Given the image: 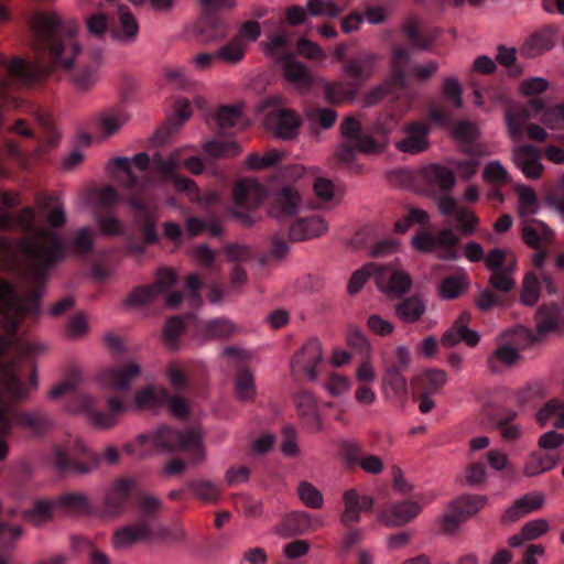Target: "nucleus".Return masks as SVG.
<instances>
[{
  "instance_id": "obj_5",
  "label": "nucleus",
  "mask_w": 564,
  "mask_h": 564,
  "mask_svg": "<svg viewBox=\"0 0 564 564\" xmlns=\"http://www.w3.org/2000/svg\"><path fill=\"white\" fill-rule=\"evenodd\" d=\"M150 446L169 452L183 451L191 455L195 464L204 459L202 435L196 429L181 431L163 425L152 434H140L134 443L126 444L123 451L129 455L142 457L149 453Z\"/></svg>"
},
{
  "instance_id": "obj_11",
  "label": "nucleus",
  "mask_w": 564,
  "mask_h": 564,
  "mask_svg": "<svg viewBox=\"0 0 564 564\" xmlns=\"http://www.w3.org/2000/svg\"><path fill=\"white\" fill-rule=\"evenodd\" d=\"M341 143L336 151L337 160L343 164H351L358 152L378 153L382 144L362 130L361 123L354 117H346L340 123Z\"/></svg>"
},
{
  "instance_id": "obj_32",
  "label": "nucleus",
  "mask_w": 564,
  "mask_h": 564,
  "mask_svg": "<svg viewBox=\"0 0 564 564\" xmlns=\"http://www.w3.org/2000/svg\"><path fill=\"white\" fill-rule=\"evenodd\" d=\"M204 7V15L202 23L205 26L204 31H212L215 33L226 34L231 32V28L225 22L215 11L218 8H231L234 0H200Z\"/></svg>"
},
{
  "instance_id": "obj_29",
  "label": "nucleus",
  "mask_w": 564,
  "mask_h": 564,
  "mask_svg": "<svg viewBox=\"0 0 564 564\" xmlns=\"http://www.w3.org/2000/svg\"><path fill=\"white\" fill-rule=\"evenodd\" d=\"M422 507L412 500L392 503L379 513V520L389 527H399L414 519Z\"/></svg>"
},
{
  "instance_id": "obj_27",
  "label": "nucleus",
  "mask_w": 564,
  "mask_h": 564,
  "mask_svg": "<svg viewBox=\"0 0 564 564\" xmlns=\"http://www.w3.org/2000/svg\"><path fill=\"white\" fill-rule=\"evenodd\" d=\"M431 126L424 122H410L404 128L405 137L397 142V148L401 152L417 154L429 148L427 137Z\"/></svg>"
},
{
  "instance_id": "obj_4",
  "label": "nucleus",
  "mask_w": 564,
  "mask_h": 564,
  "mask_svg": "<svg viewBox=\"0 0 564 564\" xmlns=\"http://www.w3.org/2000/svg\"><path fill=\"white\" fill-rule=\"evenodd\" d=\"M166 398L167 390L165 388L149 386L138 391L133 399L120 400L118 397H110L107 401L108 412L97 410L96 401L90 395H78L76 398L77 405L74 409L87 412L88 420L94 426L108 429L116 424L120 413L130 409H156L163 406V400Z\"/></svg>"
},
{
  "instance_id": "obj_10",
  "label": "nucleus",
  "mask_w": 564,
  "mask_h": 564,
  "mask_svg": "<svg viewBox=\"0 0 564 564\" xmlns=\"http://www.w3.org/2000/svg\"><path fill=\"white\" fill-rule=\"evenodd\" d=\"M292 37H269L264 43L267 55L275 58L281 64L284 78L301 91H307L314 84L311 70L295 58Z\"/></svg>"
},
{
  "instance_id": "obj_54",
  "label": "nucleus",
  "mask_w": 564,
  "mask_h": 564,
  "mask_svg": "<svg viewBox=\"0 0 564 564\" xmlns=\"http://www.w3.org/2000/svg\"><path fill=\"white\" fill-rule=\"evenodd\" d=\"M78 382H79V373L77 371H75V372L72 373V376L66 381H64V382H62L59 384L54 386L50 390L48 397L51 399H58V398H61L62 395H64L66 393L74 392L72 401L69 402V404L67 406L68 411L74 412V413H85L88 416L87 412L78 411V410L74 409L77 405L76 398L78 395H84L83 393L76 392Z\"/></svg>"
},
{
  "instance_id": "obj_41",
  "label": "nucleus",
  "mask_w": 564,
  "mask_h": 564,
  "mask_svg": "<svg viewBox=\"0 0 564 564\" xmlns=\"http://www.w3.org/2000/svg\"><path fill=\"white\" fill-rule=\"evenodd\" d=\"M312 528V520L305 511H294L289 513L282 520L279 532L286 536L299 535L307 532Z\"/></svg>"
},
{
  "instance_id": "obj_31",
  "label": "nucleus",
  "mask_w": 564,
  "mask_h": 564,
  "mask_svg": "<svg viewBox=\"0 0 564 564\" xmlns=\"http://www.w3.org/2000/svg\"><path fill=\"white\" fill-rule=\"evenodd\" d=\"M327 230V224L319 216H310L294 221L289 230L291 241H303L319 237Z\"/></svg>"
},
{
  "instance_id": "obj_57",
  "label": "nucleus",
  "mask_w": 564,
  "mask_h": 564,
  "mask_svg": "<svg viewBox=\"0 0 564 564\" xmlns=\"http://www.w3.org/2000/svg\"><path fill=\"white\" fill-rule=\"evenodd\" d=\"M557 414L554 422L556 429H564V403L558 399L549 400L536 413V421L544 426L547 421Z\"/></svg>"
},
{
  "instance_id": "obj_48",
  "label": "nucleus",
  "mask_w": 564,
  "mask_h": 564,
  "mask_svg": "<svg viewBox=\"0 0 564 564\" xmlns=\"http://www.w3.org/2000/svg\"><path fill=\"white\" fill-rule=\"evenodd\" d=\"M518 413L513 410L502 409L496 414V426L505 441H516L521 436V427L514 424Z\"/></svg>"
},
{
  "instance_id": "obj_25",
  "label": "nucleus",
  "mask_w": 564,
  "mask_h": 564,
  "mask_svg": "<svg viewBox=\"0 0 564 564\" xmlns=\"http://www.w3.org/2000/svg\"><path fill=\"white\" fill-rule=\"evenodd\" d=\"M541 288L549 294L556 293V285L550 273L540 272L539 275L534 272L527 273L522 282L521 303L533 306L539 300Z\"/></svg>"
},
{
  "instance_id": "obj_18",
  "label": "nucleus",
  "mask_w": 564,
  "mask_h": 564,
  "mask_svg": "<svg viewBox=\"0 0 564 564\" xmlns=\"http://www.w3.org/2000/svg\"><path fill=\"white\" fill-rule=\"evenodd\" d=\"M177 281L176 274L170 269H159L153 284L135 288L127 297V305H144L153 301L159 294L165 293Z\"/></svg>"
},
{
  "instance_id": "obj_3",
  "label": "nucleus",
  "mask_w": 564,
  "mask_h": 564,
  "mask_svg": "<svg viewBox=\"0 0 564 564\" xmlns=\"http://www.w3.org/2000/svg\"><path fill=\"white\" fill-rule=\"evenodd\" d=\"M156 154L160 153H154L150 159L148 153L141 152L133 156L132 162L128 158L121 156L115 158L111 162L119 172L116 175L117 181L131 192L127 203L132 210L133 228L140 234L141 239H137L132 234L127 235V247L130 251L139 254L143 253L148 245L158 241V232L155 229V208L141 193L147 185V181L133 173L132 163L141 172L147 171L151 165L161 175L162 181L169 184L162 173L154 166L153 160Z\"/></svg>"
},
{
  "instance_id": "obj_61",
  "label": "nucleus",
  "mask_w": 564,
  "mask_h": 564,
  "mask_svg": "<svg viewBox=\"0 0 564 564\" xmlns=\"http://www.w3.org/2000/svg\"><path fill=\"white\" fill-rule=\"evenodd\" d=\"M529 120V112L527 110L521 111H508L506 115L507 128L509 134L513 141H520L523 138V130L527 121Z\"/></svg>"
},
{
  "instance_id": "obj_35",
  "label": "nucleus",
  "mask_w": 564,
  "mask_h": 564,
  "mask_svg": "<svg viewBox=\"0 0 564 564\" xmlns=\"http://www.w3.org/2000/svg\"><path fill=\"white\" fill-rule=\"evenodd\" d=\"M545 502V496L542 492H530L517 499L511 507L503 513L505 522H514L521 517L539 510Z\"/></svg>"
},
{
  "instance_id": "obj_20",
  "label": "nucleus",
  "mask_w": 564,
  "mask_h": 564,
  "mask_svg": "<svg viewBox=\"0 0 564 564\" xmlns=\"http://www.w3.org/2000/svg\"><path fill=\"white\" fill-rule=\"evenodd\" d=\"M380 56L370 52H361L345 61L344 73L359 89L375 74Z\"/></svg>"
},
{
  "instance_id": "obj_49",
  "label": "nucleus",
  "mask_w": 564,
  "mask_h": 564,
  "mask_svg": "<svg viewBox=\"0 0 564 564\" xmlns=\"http://www.w3.org/2000/svg\"><path fill=\"white\" fill-rule=\"evenodd\" d=\"M245 39L246 37H231V41L217 50L216 57L229 64L239 63L243 58L247 50ZM248 39L256 41L258 37Z\"/></svg>"
},
{
  "instance_id": "obj_2",
  "label": "nucleus",
  "mask_w": 564,
  "mask_h": 564,
  "mask_svg": "<svg viewBox=\"0 0 564 564\" xmlns=\"http://www.w3.org/2000/svg\"><path fill=\"white\" fill-rule=\"evenodd\" d=\"M97 39L83 47L77 37H29L34 62L19 56L7 61L2 55V110L24 104L8 93L11 86L30 87L54 70L65 72L78 91L93 89L99 80L105 53L102 37Z\"/></svg>"
},
{
  "instance_id": "obj_52",
  "label": "nucleus",
  "mask_w": 564,
  "mask_h": 564,
  "mask_svg": "<svg viewBox=\"0 0 564 564\" xmlns=\"http://www.w3.org/2000/svg\"><path fill=\"white\" fill-rule=\"evenodd\" d=\"M397 315L405 323H414L419 321L425 312L424 302L416 295L401 301L397 305Z\"/></svg>"
},
{
  "instance_id": "obj_8",
  "label": "nucleus",
  "mask_w": 564,
  "mask_h": 564,
  "mask_svg": "<svg viewBox=\"0 0 564 564\" xmlns=\"http://www.w3.org/2000/svg\"><path fill=\"white\" fill-rule=\"evenodd\" d=\"M369 278L373 279L380 291L388 294L402 295L412 285L411 276L403 270L389 264L369 262L351 275L348 282V292L350 294L358 293Z\"/></svg>"
},
{
  "instance_id": "obj_63",
  "label": "nucleus",
  "mask_w": 564,
  "mask_h": 564,
  "mask_svg": "<svg viewBox=\"0 0 564 564\" xmlns=\"http://www.w3.org/2000/svg\"><path fill=\"white\" fill-rule=\"evenodd\" d=\"M511 256H514L512 251L495 248L485 256L484 262L490 272L502 271L510 263Z\"/></svg>"
},
{
  "instance_id": "obj_42",
  "label": "nucleus",
  "mask_w": 564,
  "mask_h": 564,
  "mask_svg": "<svg viewBox=\"0 0 564 564\" xmlns=\"http://www.w3.org/2000/svg\"><path fill=\"white\" fill-rule=\"evenodd\" d=\"M447 382V375L441 369H427L415 380V387L419 392L435 394Z\"/></svg>"
},
{
  "instance_id": "obj_13",
  "label": "nucleus",
  "mask_w": 564,
  "mask_h": 564,
  "mask_svg": "<svg viewBox=\"0 0 564 564\" xmlns=\"http://www.w3.org/2000/svg\"><path fill=\"white\" fill-rule=\"evenodd\" d=\"M412 246L424 253L436 252L437 258L444 261H456L460 257V238L451 228H443L436 234L420 230L412 238Z\"/></svg>"
},
{
  "instance_id": "obj_14",
  "label": "nucleus",
  "mask_w": 564,
  "mask_h": 564,
  "mask_svg": "<svg viewBox=\"0 0 564 564\" xmlns=\"http://www.w3.org/2000/svg\"><path fill=\"white\" fill-rule=\"evenodd\" d=\"M138 482L131 477L113 479L105 489L99 516L117 519L123 516L131 503Z\"/></svg>"
},
{
  "instance_id": "obj_43",
  "label": "nucleus",
  "mask_w": 564,
  "mask_h": 564,
  "mask_svg": "<svg viewBox=\"0 0 564 564\" xmlns=\"http://www.w3.org/2000/svg\"><path fill=\"white\" fill-rule=\"evenodd\" d=\"M337 118V111L332 108L313 107L306 111V119L312 133H318L319 129H330L336 123Z\"/></svg>"
},
{
  "instance_id": "obj_19",
  "label": "nucleus",
  "mask_w": 564,
  "mask_h": 564,
  "mask_svg": "<svg viewBox=\"0 0 564 564\" xmlns=\"http://www.w3.org/2000/svg\"><path fill=\"white\" fill-rule=\"evenodd\" d=\"M487 498L480 495H464L454 501L451 511L443 518V527L447 532L454 531L463 521L476 514L486 505Z\"/></svg>"
},
{
  "instance_id": "obj_30",
  "label": "nucleus",
  "mask_w": 564,
  "mask_h": 564,
  "mask_svg": "<svg viewBox=\"0 0 564 564\" xmlns=\"http://www.w3.org/2000/svg\"><path fill=\"white\" fill-rule=\"evenodd\" d=\"M539 335L557 332L564 328V310L558 304H543L535 314Z\"/></svg>"
},
{
  "instance_id": "obj_55",
  "label": "nucleus",
  "mask_w": 564,
  "mask_h": 564,
  "mask_svg": "<svg viewBox=\"0 0 564 564\" xmlns=\"http://www.w3.org/2000/svg\"><path fill=\"white\" fill-rule=\"evenodd\" d=\"M347 454L351 462L357 463L365 471L377 475L382 471V460L376 455H362L359 447L355 444H348Z\"/></svg>"
},
{
  "instance_id": "obj_40",
  "label": "nucleus",
  "mask_w": 564,
  "mask_h": 564,
  "mask_svg": "<svg viewBox=\"0 0 564 564\" xmlns=\"http://www.w3.org/2000/svg\"><path fill=\"white\" fill-rule=\"evenodd\" d=\"M517 270V258L511 256V261L506 270L491 272L488 284L497 293H509L516 288L514 273Z\"/></svg>"
},
{
  "instance_id": "obj_47",
  "label": "nucleus",
  "mask_w": 564,
  "mask_h": 564,
  "mask_svg": "<svg viewBox=\"0 0 564 564\" xmlns=\"http://www.w3.org/2000/svg\"><path fill=\"white\" fill-rule=\"evenodd\" d=\"M192 495L207 503H216L220 499L221 489L215 482L207 479H194L186 484Z\"/></svg>"
},
{
  "instance_id": "obj_44",
  "label": "nucleus",
  "mask_w": 564,
  "mask_h": 564,
  "mask_svg": "<svg viewBox=\"0 0 564 564\" xmlns=\"http://www.w3.org/2000/svg\"><path fill=\"white\" fill-rule=\"evenodd\" d=\"M558 455L553 453L534 452L532 453L524 465V475L532 477L551 470L556 466Z\"/></svg>"
},
{
  "instance_id": "obj_24",
  "label": "nucleus",
  "mask_w": 564,
  "mask_h": 564,
  "mask_svg": "<svg viewBox=\"0 0 564 564\" xmlns=\"http://www.w3.org/2000/svg\"><path fill=\"white\" fill-rule=\"evenodd\" d=\"M140 366L135 362L115 366L100 375V382L105 388L113 391H128L131 381L140 375Z\"/></svg>"
},
{
  "instance_id": "obj_28",
  "label": "nucleus",
  "mask_w": 564,
  "mask_h": 564,
  "mask_svg": "<svg viewBox=\"0 0 564 564\" xmlns=\"http://www.w3.org/2000/svg\"><path fill=\"white\" fill-rule=\"evenodd\" d=\"M343 501L345 509L340 516L341 523L349 528L352 523L360 521L362 511L369 512L373 507V499L370 496H360L356 489L344 492Z\"/></svg>"
},
{
  "instance_id": "obj_38",
  "label": "nucleus",
  "mask_w": 564,
  "mask_h": 564,
  "mask_svg": "<svg viewBox=\"0 0 564 564\" xmlns=\"http://www.w3.org/2000/svg\"><path fill=\"white\" fill-rule=\"evenodd\" d=\"M498 337L519 354L539 340L530 328L521 325L502 332Z\"/></svg>"
},
{
  "instance_id": "obj_46",
  "label": "nucleus",
  "mask_w": 564,
  "mask_h": 564,
  "mask_svg": "<svg viewBox=\"0 0 564 564\" xmlns=\"http://www.w3.org/2000/svg\"><path fill=\"white\" fill-rule=\"evenodd\" d=\"M359 89L349 80L347 84L341 82L327 83L324 87L325 98L330 104H343L354 100Z\"/></svg>"
},
{
  "instance_id": "obj_36",
  "label": "nucleus",
  "mask_w": 564,
  "mask_h": 564,
  "mask_svg": "<svg viewBox=\"0 0 564 564\" xmlns=\"http://www.w3.org/2000/svg\"><path fill=\"white\" fill-rule=\"evenodd\" d=\"M371 24H381L387 19V11L383 7L379 6H368L365 11V15L355 11L344 18L340 22L341 31L344 33H350L359 30V25L364 22V20Z\"/></svg>"
},
{
  "instance_id": "obj_16",
  "label": "nucleus",
  "mask_w": 564,
  "mask_h": 564,
  "mask_svg": "<svg viewBox=\"0 0 564 564\" xmlns=\"http://www.w3.org/2000/svg\"><path fill=\"white\" fill-rule=\"evenodd\" d=\"M323 360L321 343L316 338L308 339L291 361V371L294 377L315 381L318 377L317 367Z\"/></svg>"
},
{
  "instance_id": "obj_17",
  "label": "nucleus",
  "mask_w": 564,
  "mask_h": 564,
  "mask_svg": "<svg viewBox=\"0 0 564 564\" xmlns=\"http://www.w3.org/2000/svg\"><path fill=\"white\" fill-rule=\"evenodd\" d=\"M34 35H77L79 24L74 19H65L56 11H39L32 17Z\"/></svg>"
},
{
  "instance_id": "obj_37",
  "label": "nucleus",
  "mask_w": 564,
  "mask_h": 564,
  "mask_svg": "<svg viewBox=\"0 0 564 564\" xmlns=\"http://www.w3.org/2000/svg\"><path fill=\"white\" fill-rule=\"evenodd\" d=\"M41 212L47 213V223L51 227L61 228L66 223L64 205L56 194H40L36 198Z\"/></svg>"
},
{
  "instance_id": "obj_51",
  "label": "nucleus",
  "mask_w": 564,
  "mask_h": 564,
  "mask_svg": "<svg viewBox=\"0 0 564 564\" xmlns=\"http://www.w3.org/2000/svg\"><path fill=\"white\" fill-rule=\"evenodd\" d=\"M57 508L80 512V513H93V508L88 497L78 491L66 492L55 499Z\"/></svg>"
},
{
  "instance_id": "obj_15",
  "label": "nucleus",
  "mask_w": 564,
  "mask_h": 564,
  "mask_svg": "<svg viewBox=\"0 0 564 564\" xmlns=\"http://www.w3.org/2000/svg\"><path fill=\"white\" fill-rule=\"evenodd\" d=\"M409 64V54L405 48L397 47L391 57V74L383 84L372 88L365 98L367 106H373L381 101L386 96L394 94L397 90L406 88V67Z\"/></svg>"
},
{
  "instance_id": "obj_7",
  "label": "nucleus",
  "mask_w": 564,
  "mask_h": 564,
  "mask_svg": "<svg viewBox=\"0 0 564 564\" xmlns=\"http://www.w3.org/2000/svg\"><path fill=\"white\" fill-rule=\"evenodd\" d=\"M48 465L62 476H84L98 467L99 458L80 438L69 437L53 446Z\"/></svg>"
},
{
  "instance_id": "obj_39",
  "label": "nucleus",
  "mask_w": 564,
  "mask_h": 564,
  "mask_svg": "<svg viewBox=\"0 0 564 564\" xmlns=\"http://www.w3.org/2000/svg\"><path fill=\"white\" fill-rule=\"evenodd\" d=\"M531 107L535 112H541V121L553 130L564 129V104L546 107L541 99H532Z\"/></svg>"
},
{
  "instance_id": "obj_23",
  "label": "nucleus",
  "mask_w": 564,
  "mask_h": 564,
  "mask_svg": "<svg viewBox=\"0 0 564 564\" xmlns=\"http://www.w3.org/2000/svg\"><path fill=\"white\" fill-rule=\"evenodd\" d=\"M267 126L276 137L291 140L299 133L301 119L293 110L274 109L268 113Z\"/></svg>"
},
{
  "instance_id": "obj_53",
  "label": "nucleus",
  "mask_w": 564,
  "mask_h": 564,
  "mask_svg": "<svg viewBox=\"0 0 564 564\" xmlns=\"http://www.w3.org/2000/svg\"><path fill=\"white\" fill-rule=\"evenodd\" d=\"M55 509H57L55 499H39L34 502L33 508L25 512L24 518L26 521L39 527L53 518V512Z\"/></svg>"
},
{
  "instance_id": "obj_6",
  "label": "nucleus",
  "mask_w": 564,
  "mask_h": 564,
  "mask_svg": "<svg viewBox=\"0 0 564 564\" xmlns=\"http://www.w3.org/2000/svg\"><path fill=\"white\" fill-rule=\"evenodd\" d=\"M163 502L158 497L141 495L137 502V519L134 522L118 528L112 535V545L117 551H123L137 543H142L155 536L160 530V514Z\"/></svg>"
},
{
  "instance_id": "obj_21",
  "label": "nucleus",
  "mask_w": 564,
  "mask_h": 564,
  "mask_svg": "<svg viewBox=\"0 0 564 564\" xmlns=\"http://www.w3.org/2000/svg\"><path fill=\"white\" fill-rule=\"evenodd\" d=\"M303 207L304 202L299 191L292 185H283L273 196L270 213L282 220L297 215Z\"/></svg>"
},
{
  "instance_id": "obj_26",
  "label": "nucleus",
  "mask_w": 564,
  "mask_h": 564,
  "mask_svg": "<svg viewBox=\"0 0 564 564\" xmlns=\"http://www.w3.org/2000/svg\"><path fill=\"white\" fill-rule=\"evenodd\" d=\"M470 321L471 314L467 311L462 312L453 326L444 333L442 344L445 347H454L458 343L465 341L469 347H475L480 337L477 332L468 327Z\"/></svg>"
},
{
  "instance_id": "obj_58",
  "label": "nucleus",
  "mask_w": 564,
  "mask_h": 564,
  "mask_svg": "<svg viewBox=\"0 0 564 564\" xmlns=\"http://www.w3.org/2000/svg\"><path fill=\"white\" fill-rule=\"evenodd\" d=\"M204 150L213 159L232 158L241 152V148L236 141L217 139L206 142Z\"/></svg>"
},
{
  "instance_id": "obj_1",
  "label": "nucleus",
  "mask_w": 564,
  "mask_h": 564,
  "mask_svg": "<svg viewBox=\"0 0 564 564\" xmlns=\"http://www.w3.org/2000/svg\"><path fill=\"white\" fill-rule=\"evenodd\" d=\"M20 204V197L2 189V231L13 225L29 236L21 240L18 283L2 276V438L13 427L34 436H42L53 425L43 411H21L8 401H23L36 388L34 357L44 349L28 340L30 326L41 313L44 284L53 268L65 257V245L53 231L37 229L32 207L21 208L17 215L4 210Z\"/></svg>"
},
{
  "instance_id": "obj_33",
  "label": "nucleus",
  "mask_w": 564,
  "mask_h": 564,
  "mask_svg": "<svg viewBox=\"0 0 564 564\" xmlns=\"http://www.w3.org/2000/svg\"><path fill=\"white\" fill-rule=\"evenodd\" d=\"M523 241L532 249L550 247L553 240V232L543 221L529 219L522 225Z\"/></svg>"
},
{
  "instance_id": "obj_64",
  "label": "nucleus",
  "mask_w": 564,
  "mask_h": 564,
  "mask_svg": "<svg viewBox=\"0 0 564 564\" xmlns=\"http://www.w3.org/2000/svg\"><path fill=\"white\" fill-rule=\"evenodd\" d=\"M95 232L89 227H83L77 230L70 242V249L77 254H87L93 251V241Z\"/></svg>"
},
{
  "instance_id": "obj_60",
  "label": "nucleus",
  "mask_w": 564,
  "mask_h": 564,
  "mask_svg": "<svg viewBox=\"0 0 564 564\" xmlns=\"http://www.w3.org/2000/svg\"><path fill=\"white\" fill-rule=\"evenodd\" d=\"M467 286L464 278L448 275L440 284V294L443 299L453 300L462 295L467 290Z\"/></svg>"
},
{
  "instance_id": "obj_50",
  "label": "nucleus",
  "mask_w": 564,
  "mask_h": 564,
  "mask_svg": "<svg viewBox=\"0 0 564 564\" xmlns=\"http://www.w3.org/2000/svg\"><path fill=\"white\" fill-rule=\"evenodd\" d=\"M235 394L239 401H252L257 394L254 378L247 368H240L235 377Z\"/></svg>"
},
{
  "instance_id": "obj_9",
  "label": "nucleus",
  "mask_w": 564,
  "mask_h": 564,
  "mask_svg": "<svg viewBox=\"0 0 564 564\" xmlns=\"http://www.w3.org/2000/svg\"><path fill=\"white\" fill-rule=\"evenodd\" d=\"M182 160V151L174 150L166 158L162 154L154 156L153 163L164 180L171 184L178 193L187 195L191 202L198 203L204 207H212L219 203V195L216 192L208 191L200 193L197 184L185 176L180 175V164Z\"/></svg>"
},
{
  "instance_id": "obj_12",
  "label": "nucleus",
  "mask_w": 564,
  "mask_h": 564,
  "mask_svg": "<svg viewBox=\"0 0 564 564\" xmlns=\"http://www.w3.org/2000/svg\"><path fill=\"white\" fill-rule=\"evenodd\" d=\"M264 187L256 180H240L232 189V215L245 226L257 220V208L265 198Z\"/></svg>"
},
{
  "instance_id": "obj_34",
  "label": "nucleus",
  "mask_w": 564,
  "mask_h": 564,
  "mask_svg": "<svg viewBox=\"0 0 564 564\" xmlns=\"http://www.w3.org/2000/svg\"><path fill=\"white\" fill-rule=\"evenodd\" d=\"M520 359L521 355L514 348L497 337L496 348L488 356L487 366L492 373H500L503 369L516 366Z\"/></svg>"
},
{
  "instance_id": "obj_45",
  "label": "nucleus",
  "mask_w": 564,
  "mask_h": 564,
  "mask_svg": "<svg viewBox=\"0 0 564 564\" xmlns=\"http://www.w3.org/2000/svg\"><path fill=\"white\" fill-rule=\"evenodd\" d=\"M425 180L441 191L447 192L455 185L456 178L453 171L441 164H431L424 169Z\"/></svg>"
},
{
  "instance_id": "obj_62",
  "label": "nucleus",
  "mask_w": 564,
  "mask_h": 564,
  "mask_svg": "<svg viewBox=\"0 0 564 564\" xmlns=\"http://www.w3.org/2000/svg\"><path fill=\"white\" fill-rule=\"evenodd\" d=\"M457 221V230L466 237L473 236L476 232L479 224L477 215L466 207H460L454 216Z\"/></svg>"
},
{
  "instance_id": "obj_22",
  "label": "nucleus",
  "mask_w": 564,
  "mask_h": 564,
  "mask_svg": "<svg viewBox=\"0 0 564 564\" xmlns=\"http://www.w3.org/2000/svg\"><path fill=\"white\" fill-rule=\"evenodd\" d=\"M541 159V150L531 144L518 145L512 150V160L516 166L530 180L541 177L544 171Z\"/></svg>"
},
{
  "instance_id": "obj_56",
  "label": "nucleus",
  "mask_w": 564,
  "mask_h": 564,
  "mask_svg": "<svg viewBox=\"0 0 564 564\" xmlns=\"http://www.w3.org/2000/svg\"><path fill=\"white\" fill-rule=\"evenodd\" d=\"M22 533V528L18 522L4 520L2 517V564H12L6 556V552L15 547Z\"/></svg>"
},
{
  "instance_id": "obj_59",
  "label": "nucleus",
  "mask_w": 564,
  "mask_h": 564,
  "mask_svg": "<svg viewBox=\"0 0 564 564\" xmlns=\"http://www.w3.org/2000/svg\"><path fill=\"white\" fill-rule=\"evenodd\" d=\"M127 120L128 117L122 110H112L100 115L99 126L101 132L109 137L118 132Z\"/></svg>"
}]
</instances>
